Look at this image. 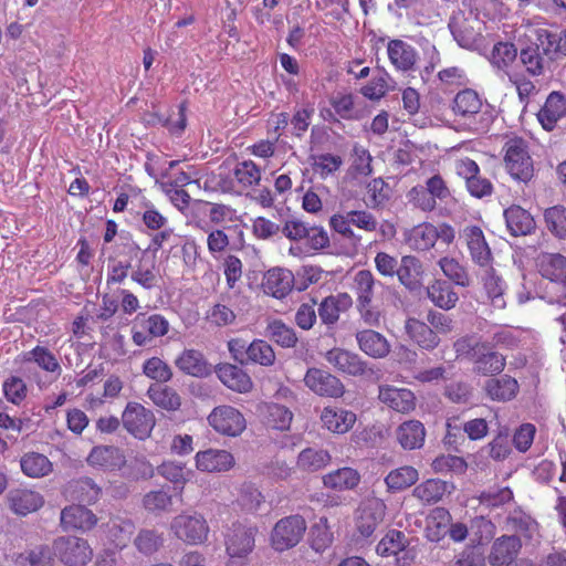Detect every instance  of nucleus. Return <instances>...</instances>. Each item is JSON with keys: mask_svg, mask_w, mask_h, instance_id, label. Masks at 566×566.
I'll return each instance as SVG.
<instances>
[{"mask_svg": "<svg viewBox=\"0 0 566 566\" xmlns=\"http://www.w3.org/2000/svg\"><path fill=\"white\" fill-rule=\"evenodd\" d=\"M457 357L468 360L472 373L478 376L493 377L501 375L506 366V357L493 349L489 342L475 335H464L453 343Z\"/></svg>", "mask_w": 566, "mask_h": 566, "instance_id": "obj_1", "label": "nucleus"}, {"mask_svg": "<svg viewBox=\"0 0 566 566\" xmlns=\"http://www.w3.org/2000/svg\"><path fill=\"white\" fill-rule=\"evenodd\" d=\"M170 530L178 539L189 545L206 543L210 532L207 520L198 512H182L176 515Z\"/></svg>", "mask_w": 566, "mask_h": 566, "instance_id": "obj_2", "label": "nucleus"}, {"mask_svg": "<svg viewBox=\"0 0 566 566\" xmlns=\"http://www.w3.org/2000/svg\"><path fill=\"white\" fill-rule=\"evenodd\" d=\"M52 551L65 566H85L92 560L93 549L88 542L73 535H62L53 539Z\"/></svg>", "mask_w": 566, "mask_h": 566, "instance_id": "obj_3", "label": "nucleus"}, {"mask_svg": "<svg viewBox=\"0 0 566 566\" xmlns=\"http://www.w3.org/2000/svg\"><path fill=\"white\" fill-rule=\"evenodd\" d=\"M504 147V161L509 174L518 181H530L534 176V166L527 143L521 137H515L507 140Z\"/></svg>", "mask_w": 566, "mask_h": 566, "instance_id": "obj_4", "label": "nucleus"}, {"mask_svg": "<svg viewBox=\"0 0 566 566\" xmlns=\"http://www.w3.org/2000/svg\"><path fill=\"white\" fill-rule=\"evenodd\" d=\"M256 527L233 523L226 535V549L230 556L228 566H242L237 559L247 557L254 548Z\"/></svg>", "mask_w": 566, "mask_h": 566, "instance_id": "obj_5", "label": "nucleus"}, {"mask_svg": "<svg viewBox=\"0 0 566 566\" xmlns=\"http://www.w3.org/2000/svg\"><path fill=\"white\" fill-rule=\"evenodd\" d=\"M306 522L301 515H290L281 518L271 533L272 547L277 552L296 546L304 536Z\"/></svg>", "mask_w": 566, "mask_h": 566, "instance_id": "obj_6", "label": "nucleus"}, {"mask_svg": "<svg viewBox=\"0 0 566 566\" xmlns=\"http://www.w3.org/2000/svg\"><path fill=\"white\" fill-rule=\"evenodd\" d=\"M325 359L339 373L352 377H369L375 374L373 367L357 353L334 347L325 354Z\"/></svg>", "mask_w": 566, "mask_h": 566, "instance_id": "obj_7", "label": "nucleus"}, {"mask_svg": "<svg viewBox=\"0 0 566 566\" xmlns=\"http://www.w3.org/2000/svg\"><path fill=\"white\" fill-rule=\"evenodd\" d=\"M122 423L132 436L145 440L150 436L156 420L151 410L138 402L130 401L123 411Z\"/></svg>", "mask_w": 566, "mask_h": 566, "instance_id": "obj_8", "label": "nucleus"}, {"mask_svg": "<svg viewBox=\"0 0 566 566\" xmlns=\"http://www.w3.org/2000/svg\"><path fill=\"white\" fill-rule=\"evenodd\" d=\"M305 386L315 395L328 398H339L345 394L342 380L328 370L311 367L304 376Z\"/></svg>", "mask_w": 566, "mask_h": 566, "instance_id": "obj_9", "label": "nucleus"}, {"mask_svg": "<svg viewBox=\"0 0 566 566\" xmlns=\"http://www.w3.org/2000/svg\"><path fill=\"white\" fill-rule=\"evenodd\" d=\"M208 421L217 432L229 437H238L247 428L244 416L232 406L216 407Z\"/></svg>", "mask_w": 566, "mask_h": 566, "instance_id": "obj_10", "label": "nucleus"}, {"mask_svg": "<svg viewBox=\"0 0 566 566\" xmlns=\"http://www.w3.org/2000/svg\"><path fill=\"white\" fill-rule=\"evenodd\" d=\"M386 504L377 497L363 501L356 511V528L364 537H370L382 523L386 515Z\"/></svg>", "mask_w": 566, "mask_h": 566, "instance_id": "obj_11", "label": "nucleus"}, {"mask_svg": "<svg viewBox=\"0 0 566 566\" xmlns=\"http://www.w3.org/2000/svg\"><path fill=\"white\" fill-rule=\"evenodd\" d=\"M86 461L88 465L108 472L122 470L127 462L120 448L104 444L93 447Z\"/></svg>", "mask_w": 566, "mask_h": 566, "instance_id": "obj_12", "label": "nucleus"}, {"mask_svg": "<svg viewBox=\"0 0 566 566\" xmlns=\"http://www.w3.org/2000/svg\"><path fill=\"white\" fill-rule=\"evenodd\" d=\"M60 522L65 532H88L96 526L98 518L85 505L72 504L61 511Z\"/></svg>", "mask_w": 566, "mask_h": 566, "instance_id": "obj_13", "label": "nucleus"}, {"mask_svg": "<svg viewBox=\"0 0 566 566\" xmlns=\"http://www.w3.org/2000/svg\"><path fill=\"white\" fill-rule=\"evenodd\" d=\"M462 237L465 240L470 256L476 265L484 268L492 264L493 254L491 248L479 226H467L462 230Z\"/></svg>", "mask_w": 566, "mask_h": 566, "instance_id": "obj_14", "label": "nucleus"}, {"mask_svg": "<svg viewBox=\"0 0 566 566\" xmlns=\"http://www.w3.org/2000/svg\"><path fill=\"white\" fill-rule=\"evenodd\" d=\"M537 266L541 275L560 285L566 296V255L543 252L537 258Z\"/></svg>", "mask_w": 566, "mask_h": 566, "instance_id": "obj_15", "label": "nucleus"}, {"mask_svg": "<svg viewBox=\"0 0 566 566\" xmlns=\"http://www.w3.org/2000/svg\"><path fill=\"white\" fill-rule=\"evenodd\" d=\"M521 548L520 536L515 534L502 535L493 542L488 562L492 566L509 565L515 560Z\"/></svg>", "mask_w": 566, "mask_h": 566, "instance_id": "obj_16", "label": "nucleus"}, {"mask_svg": "<svg viewBox=\"0 0 566 566\" xmlns=\"http://www.w3.org/2000/svg\"><path fill=\"white\" fill-rule=\"evenodd\" d=\"M566 115V95L558 91H553L546 97L544 105L537 112L536 116L546 132H552L557 122Z\"/></svg>", "mask_w": 566, "mask_h": 566, "instance_id": "obj_17", "label": "nucleus"}, {"mask_svg": "<svg viewBox=\"0 0 566 566\" xmlns=\"http://www.w3.org/2000/svg\"><path fill=\"white\" fill-rule=\"evenodd\" d=\"M482 389L490 400L507 402L517 396L520 385L514 377L505 374L500 377H489Z\"/></svg>", "mask_w": 566, "mask_h": 566, "instance_id": "obj_18", "label": "nucleus"}, {"mask_svg": "<svg viewBox=\"0 0 566 566\" xmlns=\"http://www.w3.org/2000/svg\"><path fill=\"white\" fill-rule=\"evenodd\" d=\"M503 216L506 228L513 237L528 235L536 229L533 216L518 205H512L506 208Z\"/></svg>", "mask_w": 566, "mask_h": 566, "instance_id": "obj_19", "label": "nucleus"}, {"mask_svg": "<svg viewBox=\"0 0 566 566\" xmlns=\"http://www.w3.org/2000/svg\"><path fill=\"white\" fill-rule=\"evenodd\" d=\"M175 365L186 375L206 378L211 375L212 366L197 349H185L175 360Z\"/></svg>", "mask_w": 566, "mask_h": 566, "instance_id": "obj_20", "label": "nucleus"}, {"mask_svg": "<svg viewBox=\"0 0 566 566\" xmlns=\"http://www.w3.org/2000/svg\"><path fill=\"white\" fill-rule=\"evenodd\" d=\"M214 371L220 381L233 391L245 394L253 387L251 377L235 365L229 363L218 364Z\"/></svg>", "mask_w": 566, "mask_h": 566, "instance_id": "obj_21", "label": "nucleus"}, {"mask_svg": "<svg viewBox=\"0 0 566 566\" xmlns=\"http://www.w3.org/2000/svg\"><path fill=\"white\" fill-rule=\"evenodd\" d=\"M258 415L266 428L280 431L287 430L293 419V413L289 408L274 402L260 405Z\"/></svg>", "mask_w": 566, "mask_h": 566, "instance_id": "obj_22", "label": "nucleus"}, {"mask_svg": "<svg viewBox=\"0 0 566 566\" xmlns=\"http://www.w3.org/2000/svg\"><path fill=\"white\" fill-rule=\"evenodd\" d=\"M233 465L234 458L227 450L207 449L196 454V467L203 472H223Z\"/></svg>", "mask_w": 566, "mask_h": 566, "instance_id": "obj_23", "label": "nucleus"}, {"mask_svg": "<svg viewBox=\"0 0 566 566\" xmlns=\"http://www.w3.org/2000/svg\"><path fill=\"white\" fill-rule=\"evenodd\" d=\"M294 275L290 270L274 268L269 270L262 281L266 294L275 298H283L293 289Z\"/></svg>", "mask_w": 566, "mask_h": 566, "instance_id": "obj_24", "label": "nucleus"}, {"mask_svg": "<svg viewBox=\"0 0 566 566\" xmlns=\"http://www.w3.org/2000/svg\"><path fill=\"white\" fill-rule=\"evenodd\" d=\"M359 349L371 358H385L390 353L388 339L374 329H364L356 333Z\"/></svg>", "mask_w": 566, "mask_h": 566, "instance_id": "obj_25", "label": "nucleus"}, {"mask_svg": "<svg viewBox=\"0 0 566 566\" xmlns=\"http://www.w3.org/2000/svg\"><path fill=\"white\" fill-rule=\"evenodd\" d=\"M455 486L451 482L440 479H428L412 490V495L423 504H436L442 500L444 494H451Z\"/></svg>", "mask_w": 566, "mask_h": 566, "instance_id": "obj_26", "label": "nucleus"}, {"mask_svg": "<svg viewBox=\"0 0 566 566\" xmlns=\"http://www.w3.org/2000/svg\"><path fill=\"white\" fill-rule=\"evenodd\" d=\"M379 400L398 412H409L416 407V397L409 389L394 387H380Z\"/></svg>", "mask_w": 566, "mask_h": 566, "instance_id": "obj_27", "label": "nucleus"}, {"mask_svg": "<svg viewBox=\"0 0 566 566\" xmlns=\"http://www.w3.org/2000/svg\"><path fill=\"white\" fill-rule=\"evenodd\" d=\"M396 439L403 450L422 448L426 439V429L419 420H408L396 429Z\"/></svg>", "mask_w": 566, "mask_h": 566, "instance_id": "obj_28", "label": "nucleus"}, {"mask_svg": "<svg viewBox=\"0 0 566 566\" xmlns=\"http://www.w3.org/2000/svg\"><path fill=\"white\" fill-rule=\"evenodd\" d=\"M457 43L464 49H473L478 45L481 34L467 18L452 17L448 24Z\"/></svg>", "mask_w": 566, "mask_h": 566, "instance_id": "obj_29", "label": "nucleus"}, {"mask_svg": "<svg viewBox=\"0 0 566 566\" xmlns=\"http://www.w3.org/2000/svg\"><path fill=\"white\" fill-rule=\"evenodd\" d=\"M405 328L408 336L423 349L432 350L440 343L438 334L430 324L428 325L417 318H408Z\"/></svg>", "mask_w": 566, "mask_h": 566, "instance_id": "obj_30", "label": "nucleus"}, {"mask_svg": "<svg viewBox=\"0 0 566 566\" xmlns=\"http://www.w3.org/2000/svg\"><path fill=\"white\" fill-rule=\"evenodd\" d=\"M428 298L439 308L449 311L455 307L459 295L449 281L434 280L427 287Z\"/></svg>", "mask_w": 566, "mask_h": 566, "instance_id": "obj_31", "label": "nucleus"}, {"mask_svg": "<svg viewBox=\"0 0 566 566\" xmlns=\"http://www.w3.org/2000/svg\"><path fill=\"white\" fill-rule=\"evenodd\" d=\"M7 499L10 509L19 515H27L43 505L42 496L30 490H11Z\"/></svg>", "mask_w": 566, "mask_h": 566, "instance_id": "obj_32", "label": "nucleus"}, {"mask_svg": "<svg viewBox=\"0 0 566 566\" xmlns=\"http://www.w3.org/2000/svg\"><path fill=\"white\" fill-rule=\"evenodd\" d=\"M390 62L400 71L413 69L417 60L416 50L402 40H390L387 46Z\"/></svg>", "mask_w": 566, "mask_h": 566, "instance_id": "obj_33", "label": "nucleus"}, {"mask_svg": "<svg viewBox=\"0 0 566 566\" xmlns=\"http://www.w3.org/2000/svg\"><path fill=\"white\" fill-rule=\"evenodd\" d=\"M321 419L324 427L334 433L348 432L356 422V413L346 409L325 408Z\"/></svg>", "mask_w": 566, "mask_h": 566, "instance_id": "obj_34", "label": "nucleus"}, {"mask_svg": "<svg viewBox=\"0 0 566 566\" xmlns=\"http://www.w3.org/2000/svg\"><path fill=\"white\" fill-rule=\"evenodd\" d=\"M67 490L74 500L86 504L97 502L102 494V489L88 476L70 481Z\"/></svg>", "mask_w": 566, "mask_h": 566, "instance_id": "obj_35", "label": "nucleus"}, {"mask_svg": "<svg viewBox=\"0 0 566 566\" xmlns=\"http://www.w3.org/2000/svg\"><path fill=\"white\" fill-rule=\"evenodd\" d=\"M397 276L402 285L409 291L420 289V277L422 274V265L419 259L413 255H405L397 270Z\"/></svg>", "mask_w": 566, "mask_h": 566, "instance_id": "obj_36", "label": "nucleus"}, {"mask_svg": "<svg viewBox=\"0 0 566 566\" xmlns=\"http://www.w3.org/2000/svg\"><path fill=\"white\" fill-rule=\"evenodd\" d=\"M359 482V472L349 467L337 469L323 476L324 485L336 491L353 490Z\"/></svg>", "mask_w": 566, "mask_h": 566, "instance_id": "obj_37", "label": "nucleus"}, {"mask_svg": "<svg viewBox=\"0 0 566 566\" xmlns=\"http://www.w3.org/2000/svg\"><path fill=\"white\" fill-rule=\"evenodd\" d=\"M512 453L511 434L507 428H502L493 439L480 450V454L496 462L506 460Z\"/></svg>", "mask_w": 566, "mask_h": 566, "instance_id": "obj_38", "label": "nucleus"}, {"mask_svg": "<svg viewBox=\"0 0 566 566\" xmlns=\"http://www.w3.org/2000/svg\"><path fill=\"white\" fill-rule=\"evenodd\" d=\"M438 239V228L431 223H421L413 227L406 235L407 244L418 251L431 249Z\"/></svg>", "mask_w": 566, "mask_h": 566, "instance_id": "obj_39", "label": "nucleus"}, {"mask_svg": "<svg viewBox=\"0 0 566 566\" xmlns=\"http://www.w3.org/2000/svg\"><path fill=\"white\" fill-rule=\"evenodd\" d=\"M482 107V99L472 88L460 91L453 98L452 111L455 115L463 118H471L476 115Z\"/></svg>", "mask_w": 566, "mask_h": 566, "instance_id": "obj_40", "label": "nucleus"}, {"mask_svg": "<svg viewBox=\"0 0 566 566\" xmlns=\"http://www.w3.org/2000/svg\"><path fill=\"white\" fill-rule=\"evenodd\" d=\"M452 517L446 507L437 506L428 515L427 537L430 542H439L448 532Z\"/></svg>", "mask_w": 566, "mask_h": 566, "instance_id": "obj_41", "label": "nucleus"}, {"mask_svg": "<svg viewBox=\"0 0 566 566\" xmlns=\"http://www.w3.org/2000/svg\"><path fill=\"white\" fill-rule=\"evenodd\" d=\"M265 336L283 348L295 347L298 338L293 327L281 319L271 321L265 328Z\"/></svg>", "mask_w": 566, "mask_h": 566, "instance_id": "obj_42", "label": "nucleus"}, {"mask_svg": "<svg viewBox=\"0 0 566 566\" xmlns=\"http://www.w3.org/2000/svg\"><path fill=\"white\" fill-rule=\"evenodd\" d=\"M418 479L417 469L411 465H403L391 470L385 478V483L389 491L400 492L416 484Z\"/></svg>", "mask_w": 566, "mask_h": 566, "instance_id": "obj_43", "label": "nucleus"}, {"mask_svg": "<svg viewBox=\"0 0 566 566\" xmlns=\"http://www.w3.org/2000/svg\"><path fill=\"white\" fill-rule=\"evenodd\" d=\"M159 475L175 485L176 490H184L185 484L189 481L191 470L186 468V464L177 461H164L160 465L156 467Z\"/></svg>", "mask_w": 566, "mask_h": 566, "instance_id": "obj_44", "label": "nucleus"}, {"mask_svg": "<svg viewBox=\"0 0 566 566\" xmlns=\"http://www.w3.org/2000/svg\"><path fill=\"white\" fill-rule=\"evenodd\" d=\"M164 533L156 528H142L134 539L136 549L145 556L157 553L164 546Z\"/></svg>", "mask_w": 566, "mask_h": 566, "instance_id": "obj_45", "label": "nucleus"}, {"mask_svg": "<svg viewBox=\"0 0 566 566\" xmlns=\"http://www.w3.org/2000/svg\"><path fill=\"white\" fill-rule=\"evenodd\" d=\"M485 274L483 275V285L486 291L491 303L496 308L505 307V300L503 297L505 290V282L501 276L496 275L495 270L492 265L484 266Z\"/></svg>", "mask_w": 566, "mask_h": 566, "instance_id": "obj_46", "label": "nucleus"}, {"mask_svg": "<svg viewBox=\"0 0 566 566\" xmlns=\"http://www.w3.org/2000/svg\"><path fill=\"white\" fill-rule=\"evenodd\" d=\"M506 527L510 531L521 534L526 538H532L536 530V521L520 507L509 513L505 520Z\"/></svg>", "mask_w": 566, "mask_h": 566, "instance_id": "obj_47", "label": "nucleus"}, {"mask_svg": "<svg viewBox=\"0 0 566 566\" xmlns=\"http://www.w3.org/2000/svg\"><path fill=\"white\" fill-rule=\"evenodd\" d=\"M22 472L30 478H42L52 471L51 461L41 453L31 452L21 458Z\"/></svg>", "mask_w": 566, "mask_h": 566, "instance_id": "obj_48", "label": "nucleus"}, {"mask_svg": "<svg viewBox=\"0 0 566 566\" xmlns=\"http://www.w3.org/2000/svg\"><path fill=\"white\" fill-rule=\"evenodd\" d=\"M149 398L153 400V402L168 411H176L181 406V398L178 395V392L168 387H160V386H151L148 389Z\"/></svg>", "mask_w": 566, "mask_h": 566, "instance_id": "obj_49", "label": "nucleus"}, {"mask_svg": "<svg viewBox=\"0 0 566 566\" xmlns=\"http://www.w3.org/2000/svg\"><path fill=\"white\" fill-rule=\"evenodd\" d=\"M547 230L556 238L566 240V207L556 205L544 211Z\"/></svg>", "mask_w": 566, "mask_h": 566, "instance_id": "obj_50", "label": "nucleus"}, {"mask_svg": "<svg viewBox=\"0 0 566 566\" xmlns=\"http://www.w3.org/2000/svg\"><path fill=\"white\" fill-rule=\"evenodd\" d=\"M408 544V538L403 532L390 530L378 543L376 552L380 556H394L405 551Z\"/></svg>", "mask_w": 566, "mask_h": 566, "instance_id": "obj_51", "label": "nucleus"}, {"mask_svg": "<svg viewBox=\"0 0 566 566\" xmlns=\"http://www.w3.org/2000/svg\"><path fill=\"white\" fill-rule=\"evenodd\" d=\"M520 59L531 75L538 76L544 73L545 59L535 43L523 48L520 52Z\"/></svg>", "mask_w": 566, "mask_h": 566, "instance_id": "obj_52", "label": "nucleus"}, {"mask_svg": "<svg viewBox=\"0 0 566 566\" xmlns=\"http://www.w3.org/2000/svg\"><path fill=\"white\" fill-rule=\"evenodd\" d=\"M535 44L538 45L539 50L542 49V54L545 55L549 62L555 61L562 55L558 33L548 30H538Z\"/></svg>", "mask_w": 566, "mask_h": 566, "instance_id": "obj_53", "label": "nucleus"}, {"mask_svg": "<svg viewBox=\"0 0 566 566\" xmlns=\"http://www.w3.org/2000/svg\"><path fill=\"white\" fill-rule=\"evenodd\" d=\"M331 461V455L326 450H315L307 448L303 450L297 458V464L307 471H317Z\"/></svg>", "mask_w": 566, "mask_h": 566, "instance_id": "obj_54", "label": "nucleus"}, {"mask_svg": "<svg viewBox=\"0 0 566 566\" xmlns=\"http://www.w3.org/2000/svg\"><path fill=\"white\" fill-rule=\"evenodd\" d=\"M439 265L443 274L454 284L467 287L470 285V276L465 268L460 264L455 259L442 258Z\"/></svg>", "mask_w": 566, "mask_h": 566, "instance_id": "obj_55", "label": "nucleus"}, {"mask_svg": "<svg viewBox=\"0 0 566 566\" xmlns=\"http://www.w3.org/2000/svg\"><path fill=\"white\" fill-rule=\"evenodd\" d=\"M172 505V496L164 490H153L143 496V506L146 511L159 514Z\"/></svg>", "mask_w": 566, "mask_h": 566, "instance_id": "obj_56", "label": "nucleus"}, {"mask_svg": "<svg viewBox=\"0 0 566 566\" xmlns=\"http://www.w3.org/2000/svg\"><path fill=\"white\" fill-rule=\"evenodd\" d=\"M275 360V353L270 344L263 339H254L250 343L248 364L255 363L262 366H271Z\"/></svg>", "mask_w": 566, "mask_h": 566, "instance_id": "obj_57", "label": "nucleus"}, {"mask_svg": "<svg viewBox=\"0 0 566 566\" xmlns=\"http://www.w3.org/2000/svg\"><path fill=\"white\" fill-rule=\"evenodd\" d=\"M357 304L371 303L375 280L370 271L360 270L355 275Z\"/></svg>", "mask_w": 566, "mask_h": 566, "instance_id": "obj_58", "label": "nucleus"}, {"mask_svg": "<svg viewBox=\"0 0 566 566\" xmlns=\"http://www.w3.org/2000/svg\"><path fill=\"white\" fill-rule=\"evenodd\" d=\"M144 374L158 382H167L172 378V370L159 357H151L143 365Z\"/></svg>", "mask_w": 566, "mask_h": 566, "instance_id": "obj_59", "label": "nucleus"}, {"mask_svg": "<svg viewBox=\"0 0 566 566\" xmlns=\"http://www.w3.org/2000/svg\"><path fill=\"white\" fill-rule=\"evenodd\" d=\"M517 56V49L511 42H499L491 52V62L499 69H505L512 64Z\"/></svg>", "mask_w": 566, "mask_h": 566, "instance_id": "obj_60", "label": "nucleus"}, {"mask_svg": "<svg viewBox=\"0 0 566 566\" xmlns=\"http://www.w3.org/2000/svg\"><path fill=\"white\" fill-rule=\"evenodd\" d=\"M432 468L434 472L439 473L453 472L455 474H463L468 469V463L462 457L443 454L433 460Z\"/></svg>", "mask_w": 566, "mask_h": 566, "instance_id": "obj_61", "label": "nucleus"}, {"mask_svg": "<svg viewBox=\"0 0 566 566\" xmlns=\"http://www.w3.org/2000/svg\"><path fill=\"white\" fill-rule=\"evenodd\" d=\"M128 476L133 480H149L155 475L156 468L145 455H137L127 465Z\"/></svg>", "mask_w": 566, "mask_h": 566, "instance_id": "obj_62", "label": "nucleus"}, {"mask_svg": "<svg viewBox=\"0 0 566 566\" xmlns=\"http://www.w3.org/2000/svg\"><path fill=\"white\" fill-rule=\"evenodd\" d=\"M234 177L244 187H250L260 181L261 171L252 160H245L237 165Z\"/></svg>", "mask_w": 566, "mask_h": 566, "instance_id": "obj_63", "label": "nucleus"}, {"mask_svg": "<svg viewBox=\"0 0 566 566\" xmlns=\"http://www.w3.org/2000/svg\"><path fill=\"white\" fill-rule=\"evenodd\" d=\"M25 560L30 566H54L52 546L39 545L25 554Z\"/></svg>", "mask_w": 566, "mask_h": 566, "instance_id": "obj_64", "label": "nucleus"}]
</instances>
